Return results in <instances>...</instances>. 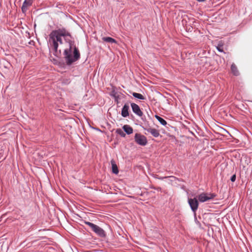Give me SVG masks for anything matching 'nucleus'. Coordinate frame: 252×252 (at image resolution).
<instances>
[{
    "mask_svg": "<svg viewBox=\"0 0 252 252\" xmlns=\"http://www.w3.org/2000/svg\"><path fill=\"white\" fill-rule=\"evenodd\" d=\"M123 128L127 134H131L133 132L132 128L129 125H124L123 127Z\"/></svg>",
    "mask_w": 252,
    "mask_h": 252,
    "instance_id": "nucleus-12",
    "label": "nucleus"
},
{
    "mask_svg": "<svg viewBox=\"0 0 252 252\" xmlns=\"http://www.w3.org/2000/svg\"><path fill=\"white\" fill-rule=\"evenodd\" d=\"M116 132L120 135L121 136H123V137H124L125 136V134L124 133V132H123V131L120 129V128H119V129H117L116 130Z\"/></svg>",
    "mask_w": 252,
    "mask_h": 252,
    "instance_id": "nucleus-18",
    "label": "nucleus"
},
{
    "mask_svg": "<svg viewBox=\"0 0 252 252\" xmlns=\"http://www.w3.org/2000/svg\"><path fill=\"white\" fill-rule=\"evenodd\" d=\"M64 58L67 65H71L80 58L79 51L75 46H73L71 42L68 43V47L64 50Z\"/></svg>",
    "mask_w": 252,
    "mask_h": 252,
    "instance_id": "nucleus-2",
    "label": "nucleus"
},
{
    "mask_svg": "<svg viewBox=\"0 0 252 252\" xmlns=\"http://www.w3.org/2000/svg\"><path fill=\"white\" fill-rule=\"evenodd\" d=\"M231 70L232 73L235 75L237 76L239 75V71L237 69V66L234 63H232L231 66Z\"/></svg>",
    "mask_w": 252,
    "mask_h": 252,
    "instance_id": "nucleus-13",
    "label": "nucleus"
},
{
    "mask_svg": "<svg viewBox=\"0 0 252 252\" xmlns=\"http://www.w3.org/2000/svg\"><path fill=\"white\" fill-rule=\"evenodd\" d=\"M148 132L150 133L155 137H157L159 135V132L158 130L154 128H148L145 129Z\"/></svg>",
    "mask_w": 252,
    "mask_h": 252,
    "instance_id": "nucleus-10",
    "label": "nucleus"
},
{
    "mask_svg": "<svg viewBox=\"0 0 252 252\" xmlns=\"http://www.w3.org/2000/svg\"><path fill=\"white\" fill-rule=\"evenodd\" d=\"M70 36V33L64 29H59L53 31L49 34V44L53 51V54L57 57L61 56V49L58 50L59 44H63L62 37L65 39Z\"/></svg>",
    "mask_w": 252,
    "mask_h": 252,
    "instance_id": "nucleus-1",
    "label": "nucleus"
},
{
    "mask_svg": "<svg viewBox=\"0 0 252 252\" xmlns=\"http://www.w3.org/2000/svg\"><path fill=\"white\" fill-rule=\"evenodd\" d=\"M132 95L135 97V98H137L138 99H145V97L141 94H138V93H132Z\"/></svg>",
    "mask_w": 252,
    "mask_h": 252,
    "instance_id": "nucleus-16",
    "label": "nucleus"
},
{
    "mask_svg": "<svg viewBox=\"0 0 252 252\" xmlns=\"http://www.w3.org/2000/svg\"><path fill=\"white\" fill-rule=\"evenodd\" d=\"M129 107L128 104H125L124 105L122 108L121 113V115L123 117H127L129 116Z\"/></svg>",
    "mask_w": 252,
    "mask_h": 252,
    "instance_id": "nucleus-9",
    "label": "nucleus"
},
{
    "mask_svg": "<svg viewBox=\"0 0 252 252\" xmlns=\"http://www.w3.org/2000/svg\"><path fill=\"white\" fill-rule=\"evenodd\" d=\"M102 40L105 42H109V43H117V41L116 40L112 38V37H104L102 38Z\"/></svg>",
    "mask_w": 252,
    "mask_h": 252,
    "instance_id": "nucleus-14",
    "label": "nucleus"
},
{
    "mask_svg": "<svg viewBox=\"0 0 252 252\" xmlns=\"http://www.w3.org/2000/svg\"><path fill=\"white\" fill-rule=\"evenodd\" d=\"M135 141L138 144L141 146H145L147 143L146 137L139 133L135 134Z\"/></svg>",
    "mask_w": 252,
    "mask_h": 252,
    "instance_id": "nucleus-5",
    "label": "nucleus"
},
{
    "mask_svg": "<svg viewBox=\"0 0 252 252\" xmlns=\"http://www.w3.org/2000/svg\"><path fill=\"white\" fill-rule=\"evenodd\" d=\"M188 203L191 208V210L194 214L198 209L199 203L196 198H189Z\"/></svg>",
    "mask_w": 252,
    "mask_h": 252,
    "instance_id": "nucleus-6",
    "label": "nucleus"
},
{
    "mask_svg": "<svg viewBox=\"0 0 252 252\" xmlns=\"http://www.w3.org/2000/svg\"><path fill=\"white\" fill-rule=\"evenodd\" d=\"M131 107L133 112L135 114H136L139 117H142L143 116V113L140 110L139 106L137 104L134 103H131Z\"/></svg>",
    "mask_w": 252,
    "mask_h": 252,
    "instance_id": "nucleus-7",
    "label": "nucleus"
},
{
    "mask_svg": "<svg viewBox=\"0 0 252 252\" xmlns=\"http://www.w3.org/2000/svg\"><path fill=\"white\" fill-rule=\"evenodd\" d=\"M231 181L232 182H234L235 180H236V175H233L231 177Z\"/></svg>",
    "mask_w": 252,
    "mask_h": 252,
    "instance_id": "nucleus-19",
    "label": "nucleus"
},
{
    "mask_svg": "<svg viewBox=\"0 0 252 252\" xmlns=\"http://www.w3.org/2000/svg\"><path fill=\"white\" fill-rule=\"evenodd\" d=\"M85 224L90 226L92 230L100 237H104L105 236V231L98 225L89 221H85Z\"/></svg>",
    "mask_w": 252,
    "mask_h": 252,
    "instance_id": "nucleus-3",
    "label": "nucleus"
},
{
    "mask_svg": "<svg viewBox=\"0 0 252 252\" xmlns=\"http://www.w3.org/2000/svg\"><path fill=\"white\" fill-rule=\"evenodd\" d=\"M198 1L202 2L205 1V0H197Z\"/></svg>",
    "mask_w": 252,
    "mask_h": 252,
    "instance_id": "nucleus-20",
    "label": "nucleus"
},
{
    "mask_svg": "<svg viewBox=\"0 0 252 252\" xmlns=\"http://www.w3.org/2000/svg\"><path fill=\"white\" fill-rule=\"evenodd\" d=\"M222 46H223V44L221 43H219L217 47V49H218V50L219 51L223 52V50Z\"/></svg>",
    "mask_w": 252,
    "mask_h": 252,
    "instance_id": "nucleus-17",
    "label": "nucleus"
},
{
    "mask_svg": "<svg viewBox=\"0 0 252 252\" xmlns=\"http://www.w3.org/2000/svg\"><path fill=\"white\" fill-rule=\"evenodd\" d=\"M155 117L162 125L165 126L167 124V122H166V121L161 117L158 115H156Z\"/></svg>",
    "mask_w": 252,
    "mask_h": 252,
    "instance_id": "nucleus-15",
    "label": "nucleus"
},
{
    "mask_svg": "<svg viewBox=\"0 0 252 252\" xmlns=\"http://www.w3.org/2000/svg\"><path fill=\"white\" fill-rule=\"evenodd\" d=\"M216 195L213 193H202L198 195V199L201 202L209 201L214 198Z\"/></svg>",
    "mask_w": 252,
    "mask_h": 252,
    "instance_id": "nucleus-4",
    "label": "nucleus"
},
{
    "mask_svg": "<svg viewBox=\"0 0 252 252\" xmlns=\"http://www.w3.org/2000/svg\"><path fill=\"white\" fill-rule=\"evenodd\" d=\"M112 165V172L115 174H117L119 173V170L115 161L114 160L111 161Z\"/></svg>",
    "mask_w": 252,
    "mask_h": 252,
    "instance_id": "nucleus-11",
    "label": "nucleus"
},
{
    "mask_svg": "<svg viewBox=\"0 0 252 252\" xmlns=\"http://www.w3.org/2000/svg\"><path fill=\"white\" fill-rule=\"evenodd\" d=\"M32 3V0H25L22 7V11L23 13H25L28 8L30 6Z\"/></svg>",
    "mask_w": 252,
    "mask_h": 252,
    "instance_id": "nucleus-8",
    "label": "nucleus"
}]
</instances>
